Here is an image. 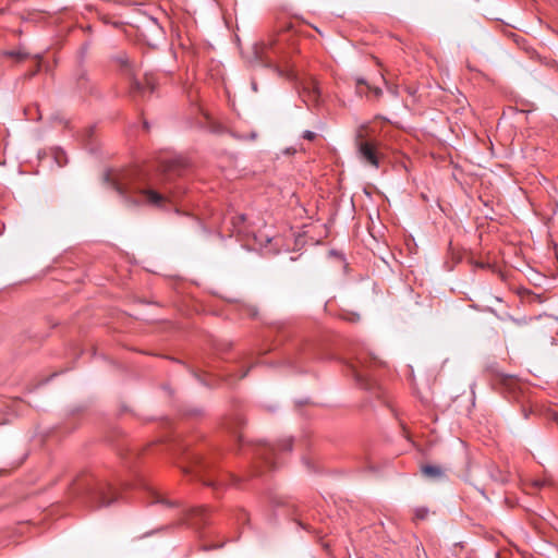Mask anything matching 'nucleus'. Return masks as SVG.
Wrapping results in <instances>:
<instances>
[{
  "instance_id": "1",
  "label": "nucleus",
  "mask_w": 558,
  "mask_h": 558,
  "mask_svg": "<svg viewBox=\"0 0 558 558\" xmlns=\"http://www.w3.org/2000/svg\"><path fill=\"white\" fill-rule=\"evenodd\" d=\"M181 157L165 158L160 162L159 173H148L134 169L113 180V187L121 196L137 195L140 202L153 206H162L168 199L177 198L182 190L171 186L174 178L181 177L186 169Z\"/></svg>"
},
{
  "instance_id": "2",
  "label": "nucleus",
  "mask_w": 558,
  "mask_h": 558,
  "mask_svg": "<svg viewBox=\"0 0 558 558\" xmlns=\"http://www.w3.org/2000/svg\"><path fill=\"white\" fill-rule=\"evenodd\" d=\"M74 489L82 495L83 501L90 508L108 507L120 498V493L111 483L95 480L92 476L78 480Z\"/></svg>"
},
{
  "instance_id": "3",
  "label": "nucleus",
  "mask_w": 558,
  "mask_h": 558,
  "mask_svg": "<svg viewBox=\"0 0 558 558\" xmlns=\"http://www.w3.org/2000/svg\"><path fill=\"white\" fill-rule=\"evenodd\" d=\"M384 365V362L373 354H360L355 361L350 364V369L355 383L362 388L376 396L380 395L381 387L373 377L372 371L377 366Z\"/></svg>"
},
{
  "instance_id": "4",
  "label": "nucleus",
  "mask_w": 558,
  "mask_h": 558,
  "mask_svg": "<svg viewBox=\"0 0 558 558\" xmlns=\"http://www.w3.org/2000/svg\"><path fill=\"white\" fill-rule=\"evenodd\" d=\"M116 62L120 65L121 73L130 82V95L132 97H145L147 93H154L156 88V81L153 74H145L144 83L136 78L137 68L136 64L130 59L125 52L119 53L114 58Z\"/></svg>"
},
{
  "instance_id": "5",
  "label": "nucleus",
  "mask_w": 558,
  "mask_h": 558,
  "mask_svg": "<svg viewBox=\"0 0 558 558\" xmlns=\"http://www.w3.org/2000/svg\"><path fill=\"white\" fill-rule=\"evenodd\" d=\"M184 457L186 465L182 466V471L185 474H192L195 478L203 482L204 485L218 489L223 486V482L216 481L209 477V473L213 469V462L205 459L198 452H190L184 449Z\"/></svg>"
},
{
  "instance_id": "6",
  "label": "nucleus",
  "mask_w": 558,
  "mask_h": 558,
  "mask_svg": "<svg viewBox=\"0 0 558 558\" xmlns=\"http://www.w3.org/2000/svg\"><path fill=\"white\" fill-rule=\"evenodd\" d=\"M293 440L291 437L279 440L278 445L264 444L259 446L255 454L269 469H276V458L278 452H290L292 450Z\"/></svg>"
},
{
  "instance_id": "7",
  "label": "nucleus",
  "mask_w": 558,
  "mask_h": 558,
  "mask_svg": "<svg viewBox=\"0 0 558 558\" xmlns=\"http://www.w3.org/2000/svg\"><path fill=\"white\" fill-rule=\"evenodd\" d=\"M270 52L274 54H277L276 47L272 43L265 44L262 43L260 45L255 47V56L258 61L264 63L266 66L272 68L279 76L286 77L287 80L293 81L296 78V74L293 70H282L279 65L275 64Z\"/></svg>"
},
{
  "instance_id": "8",
  "label": "nucleus",
  "mask_w": 558,
  "mask_h": 558,
  "mask_svg": "<svg viewBox=\"0 0 558 558\" xmlns=\"http://www.w3.org/2000/svg\"><path fill=\"white\" fill-rule=\"evenodd\" d=\"M300 95L303 101L310 106H317L320 101V87L316 78L308 76L301 82Z\"/></svg>"
},
{
  "instance_id": "9",
  "label": "nucleus",
  "mask_w": 558,
  "mask_h": 558,
  "mask_svg": "<svg viewBox=\"0 0 558 558\" xmlns=\"http://www.w3.org/2000/svg\"><path fill=\"white\" fill-rule=\"evenodd\" d=\"M357 153L360 159L364 163L375 169L379 168V151L375 143L369 141H360L357 143Z\"/></svg>"
},
{
  "instance_id": "10",
  "label": "nucleus",
  "mask_w": 558,
  "mask_h": 558,
  "mask_svg": "<svg viewBox=\"0 0 558 558\" xmlns=\"http://www.w3.org/2000/svg\"><path fill=\"white\" fill-rule=\"evenodd\" d=\"M486 475L490 480V482L496 483L498 485H505L509 481V474L502 470H500L497 465L490 464L486 468Z\"/></svg>"
},
{
  "instance_id": "11",
  "label": "nucleus",
  "mask_w": 558,
  "mask_h": 558,
  "mask_svg": "<svg viewBox=\"0 0 558 558\" xmlns=\"http://www.w3.org/2000/svg\"><path fill=\"white\" fill-rule=\"evenodd\" d=\"M243 424L244 418L240 414H236L226 423V428L233 435L238 442L242 441V436L239 434L238 429Z\"/></svg>"
},
{
  "instance_id": "12",
  "label": "nucleus",
  "mask_w": 558,
  "mask_h": 558,
  "mask_svg": "<svg viewBox=\"0 0 558 558\" xmlns=\"http://www.w3.org/2000/svg\"><path fill=\"white\" fill-rule=\"evenodd\" d=\"M422 473L423 475L432 480H441L445 477V470L439 465H423Z\"/></svg>"
},
{
  "instance_id": "13",
  "label": "nucleus",
  "mask_w": 558,
  "mask_h": 558,
  "mask_svg": "<svg viewBox=\"0 0 558 558\" xmlns=\"http://www.w3.org/2000/svg\"><path fill=\"white\" fill-rule=\"evenodd\" d=\"M145 489H146V493H147V495L149 497V502L150 504H162V505H166L168 507H172V506L175 505V502L169 501L160 493L156 492L154 488H151L149 486H145Z\"/></svg>"
},
{
  "instance_id": "14",
  "label": "nucleus",
  "mask_w": 558,
  "mask_h": 558,
  "mask_svg": "<svg viewBox=\"0 0 558 558\" xmlns=\"http://www.w3.org/2000/svg\"><path fill=\"white\" fill-rule=\"evenodd\" d=\"M206 513H207V509L204 507H199V508L190 509L186 513V517L189 520H193V522H192L193 525H198L199 522H197L196 519L199 518V521L205 522Z\"/></svg>"
},
{
  "instance_id": "15",
  "label": "nucleus",
  "mask_w": 558,
  "mask_h": 558,
  "mask_svg": "<svg viewBox=\"0 0 558 558\" xmlns=\"http://www.w3.org/2000/svg\"><path fill=\"white\" fill-rule=\"evenodd\" d=\"M428 515V509L425 507H418L414 511L415 520H425Z\"/></svg>"
},
{
  "instance_id": "16",
  "label": "nucleus",
  "mask_w": 558,
  "mask_h": 558,
  "mask_svg": "<svg viewBox=\"0 0 558 558\" xmlns=\"http://www.w3.org/2000/svg\"><path fill=\"white\" fill-rule=\"evenodd\" d=\"M87 83H88V77H87V74L85 72H83L78 77H77V85L80 88L82 89H87Z\"/></svg>"
},
{
  "instance_id": "17",
  "label": "nucleus",
  "mask_w": 558,
  "mask_h": 558,
  "mask_svg": "<svg viewBox=\"0 0 558 558\" xmlns=\"http://www.w3.org/2000/svg\"><path fill=\"white\" fill-rule=\"evenodd\" d=\"M355 82H356V90L360 94L362 93V90L360 89V86H365L366 88L369 87L368 83L363 77H356Z\"/></svg>"
},
{
  "instance_id": "18",
  "label": "nucleus",
  "mask_w": 558,
  "mask_h": 558,
  "mask_svg": "<svg viewBox=\"0 0 558 558\" xmlns=\"http://www.w3.org/2000/svg\"><path fill=\"white\" fill-rule=\"evenodd\" d=\"M367 89L374 95L375 98H379L383 95V90L379 87H373L369 85Z\"/></svg>"
},
{
  "instance_id": "19",
  "label": "nucleus",
  "mask_w": 558,
  "mask_h": 558,
  "mask_svg": "<svg viewBox=\"0 0 558 558\" xmlns=\"http://www.w3.org/2000/svg\"><path fill=\"white\" fill-rule=\"evenodd\" d=\"M302 136L307 141H313L316 137V133H314L313 131H304Z\"/></svg>"
},
{
  "instance_id": "20",
  "label": "nucleus",
  "mask_w": 558,
  "mask_h": 558,
  "mask_svg": "<svg viewBox=\"0 0 558 558\" xmlns=\"http://www.w3.org/2000/svg\"><path fill=\"white\" fill-rule=\"evenodd\" d=\"M238 521L246 522L248 520L247 513L245 510L241 509L238 514Z\"/></svg>"
},
{
  "instance_id": "21",
  "label": "nucleus",
  "mask_w": 558,
  "mask_h": 558,
  "mask_svg": "<svg viewBox=\"0 0 558 558\" xmlns=\"http://www.w3.org/2000/svg\"><path fill=\"white\" fill-rule=\"evenodd\" d=\"M9 54H10L11 57H17V58H22V57H23L21 53H19V52H14V51L9 52Z\"/></svg>"
},
{
  "instance_id": "22",
  "label": "nucleus",
  "mask_w": 558,
  "mask_h": 558,
  "mask_svg": "<svg viewBox=\"0 0 558 558\" xmlns=\"http://www.w3.org/2000/svg\"><path fill=\"white\" fill-rule=\"evenodd\" d=\"M257 134L255 132L251 133L250 138L255 140Z\"/></svg>"
},
{
  "instance_id": "23",
  "label": "nucleus",
  "mask_w": 558,
  "mask_h": 558,
  "mask_svg": "<svg viewBox=\"0 0 558 558\" xmlns=\"http://www.w3.org/2000/svg\"><path fill=\"white\" fill-rule=\"evenodd\" d=\"M389 90H390L392 94L397 95V89H396V88L389 87Z\"/></svg>"
},
{
  "instance_id": "24",
  "label": "nucleus",
  "mask_w": 558,
  "mask_h": 558,
  "mask_svg": "<svg viewBox=\"0 0 558 558\" xmlns=\"http://www.w3.org/2000/svg\"><path fill=\"white\" fill-rule=\"evenodd\" d=\"M478 490H480V493H481L483 496H485V497H486V495H485V489H484V488H478Z\"/></svg>"
},
{
  "instance_id": "25",
  "label": "nucleus",
  "mask_w": 558,
  "mask_h": 558,
  "mask_svg": "<svg viewBox=\"0 0 558 558\" xmlns=\"http://www.w3.org/2000/svg\"><path fill=\"white\" fill-rule=\"evenodd\" d=\"M252 87H253V89H254L255 92L257 90V86H256V83H255V82H253V83H252Z\"/></svg>"
},
{
  "instance_id": "26",
  "label": "nucleus",
  "mask_w": 558,
  "mask_h": 558,
  "mask_svg": "<svg viewBox=\"0 0 558 558\" xmlns=\"http://www.w3.org/2000/svg\"><path fill=\"white\" fill-rule=\"evenodd\" d=\"M246 375H247V371H246V372H244L243 374H241V376H240V377H241V378H243V377H245Z\"/></svg>"
},
{
  "instance_id": "27",
  "label": "nucleus",
  "mask_w": 558,
  "mask_h": 558,
  "mask_svg": "<svg viewBox=\"0 0 558 558\" xmlns=\"http://www.w3.org/2000/svg\"><path fill=\"white\" fill-rule=\"evenodd\" d=\"M122 487H123L124 489H126V488L129 487V485H128V484H125V483H122Z\"/></svg>"
},
{
  "instance_id": "28",
  "label": "nucleus",
  "mask_w": 558,
  "mask_h": 558,
  "mask_svg": "<svg viewBox=\"0 0 558 558\" xmlns=\"http://www.w3.org/2000/svg\"><path fill=\"white\" fill-rule=\"evenodd\" d=\"M251 315H253V316L256 315V311L255 310L252 311Z\"/></svg>"
}]
</instances>
